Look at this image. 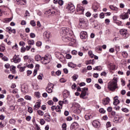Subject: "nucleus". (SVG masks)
Returning <instances> with one entry per match:
<instances>
[{
	"label": "nucleus",
	"instance_id": "nucleus-34",
	"mask_svg": "<svg viewBox=\"0 0 130 130\" xmlns=\"http://www.w3.org/2000/svg\"><path fill=\"white\" fill-rule=\"evenodd\" d=\"M5 49H6V48L5 47V46H0V51L1 52H4V51H5Z\"/></svg>",
	"mask_w": 130,
	"mask_h": 130
},
{
	"label": "nucleus",
	"instance_id": "nucleus-42",
	"mask_svg": "<svg viewBox=\"0 0 130 130\" xmlns=\"http://www.w3.org/2000/svg\"><path fill=\"white\" fill-rule=\"evenodd\" d=\"M10 123H11V124H15L16 121L13 119H11L9 121Z\"/></svg>",
	"mask_w": 130,
	"mask_h": 130
},
{
	"label": "nucleus",
	"instance_id": "nucleus-27",
	"mask_svg": "<svg viewBox=\"0 0 130 130\" xmlns=\"http://www.w3.org/2000/svg\"><path fill=\"white\" fill-rule=\"evenodd\" d=\"M120 119L116 116L114 117V120L113 121H114V122H115L116 123H117L118 122H120Z\"/></svg>",
	"mask_w": 130,
	"mask_h": 130
},
{
	"label": "nucleus",
	"instance_id": "nucleus-4",
	"mask_svg": "<svg viewBox=\"0 0 130 130\" xmlns=\"http://www.w3.org/2000/svg\"><path fill=\"white\" fill-rule=\"evenodd\" d=\"M87 91H88V88L85 87L82 88V91L80 95V98H82V99H86L87 98H85V96L87 95Z\"/></svg>",
	"mask_w": 130,
	"mask_h": 130
},
{
	"label": "nucleus",
	"instance_id": "nucleus-60",
	"mask_svg": "<svg viewBox=\"0 0 130 130\" xmlns=\"http://www.w3.org/2000/svg\"><path fill=\"white\" fill-rule=\"evenodd\" d=\"M48 105H53V101L50 100L48 102Z\"/></svg>",
	"mask_w": 130,
	"mask_h": 130
},
{
	"label": "nucleus",
	"instance_id": "nucleus-56",
	"mask_svg": "<svg viewBox=\"0 0 130 130\" xmlns=\"http://www.w3.org/2000/svg\"><path fill=\"white\" fill-rule=\"evenodd\" d=\"M25 51H26V48L22 47L21 48V52H25Z\"/></svg>",
	"mask_w": 130,
	"mask_h": 130
},
{
	"label": "nucleus",
	"instance_id": "nucleus-21",
	"mask_svg": "<svg viewBox=\"0 0 130 130\" xmlns=\"http://www.w3.org/2000/svg\"><path fill=\"white\" fill-rule=\"evenodd\" d=\"M35 59L36 61H40V60H42V58L40 55H36L35 57Z\"/></svg>",
	"mask_w": 130,
	"mask_h": 130
},
{
	"label": "nucleus",
	"instance_id": "nucleus-58",
	"mask_svg": "<svg viewBox=\"0 0 130 130\" xmlns=\"http://www.w3.org/2000/svg\"><path fill=\"white\" fill-rule=\"evenodd\" d=\"M19 45L20 46H24L25 45V42L23 41H20L19 42Z\"/></svg>",
	"mask_w": 130,
	"mask_h": 130
},
{
	"label": "nucleus",
	"instance_id": "nucleus-16",
	"mask_svg": "<svg viewBox=\"0 0 130 130\" xmlns=\"http://www.w3.org/2000/svg\"><path fill=\"white\" fill-rule=\"evenodd\" d=\"M110 101V99H109V98H107L104 100H103V104L104 105H107V104H108V103H109V102Z\"/></svg>",
	"mask_w": 130,
	"mask_h": 130
},
{
	"label": "nucleus",
	"instance_id": "nucleus-12",
	"mask_svg": "<svg viewBox=\"0 0 130 130\" xmlns=\"http://www.w3.org/2000/svg\"><path fill=\"white\" fill-rule=\"evenodd\" d=\"M43 36L45 39H49L50 37V32L48 30L45 31L43 34Z\"/></svg>",
	"mask_w": 130,
	"mask_h": 130
},
{
	"label": "nucleus",
	"instance_id": "nucleus-40",
	"mask_svg": "<svg viewBox=\"0 0 130 130\" xmlns=\"http://www.w3.org/2000/svg\"><path fill=\"white\" fill-rule=\"evenodd\" d=\"M24 17H30V13H29V11H26Z\"/></svg>",
	"mask_w": 130,
	"mask_h": 130
},
{
	"label": "nucleus",
	"instance_id": "nucleus-24",
	"mask_svg": "<svg viewBox=\"0 0 130 130\" xmlns=\"http://www.w3.org/2000/svg\"><path fill=\"white\" fill-rule=\"evenodd\" d=\"M79 22L80 24H86L87 23V20L84 18H80L79 19Z\"/></svg>",
	"mask_w": 130,
	"mask_h": 130
},
{
	"label": "nucleus",
	"instance_id": "nucleus-55",
	"mask_svg": "<svg viewBox=\"0 0 130 130\" xmlns=\"http://www.w3.org/2000/svg\"><path fill=\"white\" fill-rule=\"evenodd\" d=\"M100 19H104V13H101L100 14Z\"/></svg>",
	"mask_w": 130,
	"mask_h": 130
},
{
	"label": "nucleus",
	"instance_id": "nucleus-25",
	"mask_svg": "<svg viewBox=\"0 0 130 130\" xmlns=\"http://www.w3.org/2000/svg\"><path fill=\"white\" fill-rule=\"evenodd\" d=\"M94 71H98L99 72H101L102 71V67L101 66H96L94 68H93Z\"/></svg>",
	"mask_w": 130,
	"mask_h": 130
},
{
	"label": "nucleus",
	"instance_id": "nucleus-51",
	"mask_svg": "<svg viewBox=\"0 0 130 130\" xmlns=\"http://www.w3.org/2000/svg\"><path fill=\"white\" fill-rule=\"evenodd\" d=\"M28 111L29 113H32L33 112V109L31 107L28 108Z\"/></svg>",
	"mask_w": 130,
	"mask_h": 130
},
{
	"label": "nucleus",
	"instance_id": "nucleus-1",
	"mask_svg": "<svg viewBox=\"0 0 130 130\" xmlns=\"http://www.w3.org/2000/svg\"><path fill=\"white\" fill-rule=\"evenodd\" d=\"M72 30H70V28L68 27H62L61 29L60 35L62 36V40L64 42H72V44H74L76 42V41L71 38L72 36Z\"/></svg>",
	"mask_w": 130,
	"mask_h": 130
},
{
	"label": "nucleus",
	"instance_id": "nucleus-59",
	"mask_svg": "<svg viewBox=\"0 0 130 130\" xmlns=\"http://www.w3.org/2000/svg\"><path fill=\"white\" fill-rule=\"evenodd\" d=\"M111 126V123L110 122H108L106 123V127H110Z\"/></svg>",
	"mask_w": 130,
	"mask_h": 130
},
{
	"label": "nucleus",
	"instance_id": "nucleus-38",
	"mask_svg": "<svg viewBox=\"0 0 130 130\" xmlns=\"http://www.w3.org/2000/svg\"><path fill=\"white\" fill-rule=\"evenodd\" d=\"M29 36L30 38H35V37H36V35H35V34L32 32L30 34Z\"/></svg>",
	"mask_w": 130,
	"mask_h": 130
},
{
	"label": "nucleus",
	"instance_id": "nucleus-31",
	"mask_svg": "<svg viewBox=\"0 0 130 130\" xmlns=\"http://www.w3.org/2000/svg\"><path fill=\"white\" fill-rule=\"evenodd\" d=\"M30 24L31 26H32V27H35V26H36V23L34 20H31L30 21Z\"/></svg>",
	"mask_w": 130,
	"mask_h": 130
},
{
	"label": "nucleus",
	"instance_id": "nucleus-26",
	"mask_svg": "<svg viewBox=\"0 0 130 130\" xmlns=\"http://www.w3.org/2000/svg\"><path fill=\"white\" fill-rule=\"evenodd\" d=\"M68 67H69L70 68H76V64H74V63L72 62H69L68 63Z\"/></svg>",
	"mask_w": 130,
	"mask_h": 130
},
{
	"label": "nucleus",
	"instance_id": "nucleus-15",
	"mask_svg": "<svg viewBox=\"0 0 130 130\" xmlns=\"http://www.w3.org/2000/svg\"><path fill=\"white\" fill-rule=\"evenodd\" d=\"M44 118L45 120H46V121H48V122H49L51 121V119H50V115H49V114L48 113L45 114Z\"/></svg>",
	"mask_w": 130,
	"mask_h": 130
},
{
	"label": "nucleus",
	"instance_id": "nucleus-22",
	"mask_svg": "<svg viewBox=\"0 0 130 130\" xmlns=\"http://www.w3.org/2000/svg\"><path fill=\"white\" fill-rule=\"evenodd\" d=\"M21 91L23 93H27L28 92V88L25 86H22L21 87Z\"/></svg>",
	"mask_w": 130,
	"mask_h": 130
},
{
	"label": "nucleus",
	"instance_id": "nucleus-48",
	"mask_svg": "<svg viewBox=\"0 0 130 130\" xmlns=\"http://www.w3.org/2000/svg\"><path fill=\"white\" fill-rule=\"evenodd\" d=\"M73 116L75 120H79V117L78 116V115H73Z\"/></svg>",
	"mask_w": 130,
	"mask_h": 130
},
{
	"label": "nucleus",
	"instance_id": "nucleus-29",
	"mask_svg": "<svg viewBox=\"0 0 130 130\" xmlns=\"http://www.w3.org/2000/svg\"><path fill=\"white\" fill-rule=\"evenodd\" d=\"M28 45H34L35 42L33 40H29L27 42Z\"/></svg>",
	"mask_w": 130,
	"mask_h": 130
},
{
	"label": "nucleus",
	"instance_id": "nucleus-63",
	"mask_svg": "<svg viewBox=\"0 0 130 130\" xmlns=\"http://www.w3.org/2000/svg\"><path fill=\"white\" fill-rule=\"evenodd\" d=\"M25 68H26L25 67H20L19 70L20 72H24V71H25Z\"/></svg>",
	"mask_w": 130,
	"mask_h": 130
},
{
	"label": "nucleus",
	"instance_id": "nucleus-17",
	"mask_svg": "<svg viewBox=\"0 0 130 130\" xmlns=\"http://www.w3.org/2000/svg\"><path fill=\"white\" fill-rule=\"evenodd\" d=\"M114 101L113 102L114 105H117L119 104V100H118V96H116L114 98Z\"/></svg>",
	"mask_w": 130,
	"mask_h": 130
},
{
	"label": "nucleus",
	"instance_id": "nucleus-11",
	"mask_svg": "<svg viewBox=\"0 0 130 130\" xmlns=\"http://www.w3.org/2000/svg\"><path fill=\"white\" fill-rule=\"evenodd\" d=\"M92 124L93 126H94V127H96L97 128H99L100 127V122H99V121H98V120H94L92 122Z\"/></svg>",
	"mask_w": 130,
	"mask_h": 130
},
{
	"label": "nucleus",
	"instance_id": "nucleus-61",
	"mask_svg": "<svg viewBox=\"0 0 130 130\" xmlns=\"http://www.w3.org/2000/svg\"><path fill=\"white\" fill-rule=\"evenodd\" d=\"M58 4L60 6H62V5H63V1L62 0H59L58 1Z\"/></svg>",
	"mask_w": 130,
	"mask_h": 130
},
{
	"label": "nucleus",
	"instance_id": "nucleus-9",
	"mask_svg": "<svg viewBox=\"0 0 130 130\" xmlns=\"http://www.w3.org/2000/svg\"><path fill=\"white\" fill-rule=\"evenodd\" d=\"M77 11L78 12V13H79V14H84V11H85V10L83 7L81 6L80 5H77Z\"/></svg>",
	"mask_w": 130,
	"mask_h": 130
},
{
	"label": "nucleus",
	"instance_id": "nucleus-20",
	"mask_svg": "<svg viewBox=\"0 0 130 130\" xmlns=\"http://www.w3.org/2000/svg\"><path fill=\"white\" fill-rule=\"evenodd\" d=\"M63 96L64 98H68L70 96V92L68 90H65L63 92Z\"/></svg>",
	"mask_w": 130,
	"mask_h": 130
},
{
	"label": "nucleus",
	"instance_id": "nucleus-18",
	"mask_svg": "<svg viewBox=\"0 0 130 130\" xmlns=\"http://www.w3.org/2000/svg\"><path fill=\"white\" fill-rule=\"evenodd\" d=\"M16 2L17 4H19V5H21V6L23 5H25L26 3H27L26 0H17Z\"/></svg>",
	"mask_w": 130,
	"mask_h": 130
},
{
	"label": "nucleus",
	"instance_id": "nucleus-6",
	"mask_svg": "<svg viewBox=\"0 0 130 130\" xmlns=\"http://www.w3.org/2000/svg\"><path fill=\"white\" fill-rule=\"evenodd\" d=\"M120 35L124 37V38H127L128 36L127 35V30L125 29H121L120 30Z\"/></svg>",
	"mask_w": 130,
	"mask_h": 130
},
{
	"label": "nucleus",
	"instance_id": "nucleus-35",
	"mask_svg": "<svg viewBox=\"0 0 130 130\" xmlns=\"http://www.w3.org/2000/svg\"><path fill=\"white\" fill-rule=\"evenodd\" d=\"M62 129L67 130V123H63L62 124Z\"/></svg>",
	"mask_w": 130,
	"mask_h": 130
},
{
	"label": "nucleus",
	"instance_id": "nucleus-13",
	"mask_svg": "<svg viewBox=\"0 0 130 130\" xmlns=\"http://www.w3.org/2000/svg\"><path fill=\"white\" fill-rule=\"evenodd\" d=\"M87 37H88V35H87V32L81 31L80 32V38L81 39H86Z\"/></svg>",
	"mask_w": 130,
	"mask_h": 130
},
{
	"label": "nucleus",
	"instance_id": "nucleus-53",
	"mask_svg": "<svg viewBox=\"0 0 130 130\" xmlns=\"http://www.w3.org/2000/svg\"><path fill=\"white\" fill-rule=\"evenodd\" d=\"M72 88L73 90H76L77 88V85H76V83H73V84L72 86Z\"/></svg>",
	"mask_w": 130,
	"mask_h": 130
},
{
	"label": "nucleus",
	"instance_id": "nucleus-64",
	"mask_svg": "<svg viewBox=\"0 0 130 130\" xmlns=\"http://www.w3.org/2000/svg\"><path fill=\"white\" fill-rule=\"evenodd\" d=\"M61 72L60 70H58L57 72H56V75L57 76H59V75H61Z\"/></svg>",
	"mask_w": 130,
	"mask_h": 130
},
{
	"label": "nucleus",
	"instance_id": "nucleus-2",
	"mask_svg": "<svg viewBox=\"0 0 130 130\" xmlns=\"http://www.w3.org/2000/svg\"><path fill=\"white\" fill-rule=\"evenodd\" d=\"M108 88L110 91H115L117 89V78L114 77L112 81H110L108 83Z\"/></svg>",
	"mask_w": 130,
	"mask_h": 130
},
{
	"label": "nucleus",
	"instance_id": "nucleus-39",
	"mask_svg": "<svg viewBox=\"0 0 130 130\" xmlns=\"http://www.w3.org/2000/svg\"><path fill=\"white\" fill-rule=\"evenodd\" d=\"M13 19L12 18H6L5 19V21L6 23H9V22H11V21Z\"/></svg>",
	"mask_w": 130,
	"mask_h": 130
},
{
	"label": "nucleus",
	"instance_id": "nucleus-41",
	"mask_svg": "<svg viewBox=\"0 0 130 130\" xmlns=\"http://www.w3.org/2000/svg\"><path fill=\"white\" fill-rule=\"evenodd\" d=\"M78 77H79V76L78 75H74L73 76V81H76V80H77V79H78Z\"/></svg>",
	"mask_w": 130,
	"mask_h": 130
},
{
	"label": "nucleus",
	"instance_id": "nucleus-37",
	"mask_svg": "<svg viewBox=\"0 0 130 130\" xmlns=\"http://www.w3.org/2000/svg\"><path fill=\"white\" fill-rule=\"evenodd\" d=\"M88 55H89V56H90V57H91V58L94 57V54H93V53L92 52V51H88Z\"/></svg>",
	"mask_w": 130,
	"mask_h": 130
},
{
	"label": "nucleus",
	"instance_id": "nucleus-62",
	"mask_svg": "<svg viewBox=\"0 0 130 130\" xmlns=\"http://www.w3.org/2000/svg\"><path fill=\"white\" fill-rule=\"evenodd\" d=\"M25 99H26V100H31V96L29 95H26L25 96Z\"/></svg>",
	"mask_w": 130,
	"mask_h": 130
},
{
	"label": "nucleus",
	"instance_id": "nucleus-52",
	"mask_svg": "<svg viewBox=\"0 0 130 130\" xmlns=\"http://www.w3.org/2000/svg\"><path fill=\"white\" fill-rule=\"evenodd\" d=\"M114 23H115L117 25H118V26H120V25H121V22L118 20L114 22Z\"/></svg>",
	"mask_w": 130,
	"mask_h": 130
},
{
	"label": "nucleus",
	"instance_id": "nucleus-5",
	"mask_svg": "<svg viewBox=\"0 0 130 130\" xmlns=\"http://www.w3.org/2000/svg\"><path fill=\"white\" fill-rule=\"evenodd\" d=\"M41 62H42L43 64H47V63L50 62V58L47 56H45L44 57H42Z\"/></svg>",
	"mask_w": 130,
	"mask_h": 130
},
{
	"label": "nucleus",
	"instance_id": "nucleus-50",
	"mask_svg": "<svg viewBox=\"0 0 130 130\" xmlns=\"http://www.w3.org/2000/svg\"><path fill=\"white\" fill-rule=\"evenodd\" d=\"M60 83H66L67 82V80H66L64 78H61L60 79Z\"/></svg>",
	"mask_w": 130,
	"mask_h": 130
},
{
	"label": "nucleus",
	"instance_id": "nucleus-8",
	"mask_svg": "<svg viewBox=\"0 0 130 130\" xmlns=\"http://www.w3.org/2000/svg\"><path fill=\"white\" fill-rule=\"evenodd\" d=\"M53 85L52 83H49L48 86L46 87V90L48 93H52V89H53Z\"/></svg>",
	"mask_w": 130,
	"mask_h": 130
},
{
	"label": "nucleus",
	"instance_id": "nucleus-47",
	"mask_svg": "<svg viewBox=\"0 0 130 130\" xmlns=\"http://www.w3.org/2000/svg\"><path fill=\"white\" fill-rule=\"evenodd\" d=\"M99 111L100 112V113H105L106 112V111H105V110H104V109H100L99 110Z\"/></svg>",
	"mask_w": 130,
	"mask_h": 130
},
{
	"label": "nucleus",
	"instance_id": "nucleus-54",
	"mask_svg": "<svg viewBox=\"0 0 130 130\" xmlns=\"http://www.w3.org/2000/svg\"><path fill=\"white\" fill-rule=\"evenodd\" d=\"M67 120L68 121H71V120H73V118L71 116H68L67 117Z\"/></svg>",
	"mask_w": 130,
	"mask_h": 130
},
{
	"label": "nucleus",
	"instance_id": "nucleus-45",
	"mask_svg": "<svg viewBox=\"0 0 130 130\" xmlns=\"http://www.w3.org/2000/svg\"><path fill=\"white\" fill-rule=\"evenodd\" d=\"M66 57L67 58V59H71V58H72V55H71L70 54H67Z\"/></svg>",
	"mask_w": 130,
	"mask_h": 130
},
{
	"label": "nucleus",
	"instance_id": "nucleus-3",
	"mask_svg": "<svg viewBox=\"0 0 130 130\" xmlns=\"http://www.w3.org/2000/svg\"><path fill=\"white\" fill-rule=\"evenodd\" d=\"M81 111H82V109H81V107H80V105L78 104H76L74 106V113H76V114H78L79 113H81Z\"/></svg>",
	"mask_w": 130,
	"mask_h": 130
},
{
	"label": "nucleus",
	"instance_id": "nucleus-23",
	"mask_svg": "<svg viewBox=\"0 0 130 130\" xmlns=\"http://www.w3.org/2000/svg\"><path fill=\"white\" fill-rule=\"evenodd\" d=\"M40 104H41L40 102H37L36 103V105L34 107V109H35L36 110L38 109V108H39V107H40Z\"/></svg>",
	"mask_w": 130,
	"mask_h": 130
},
{
	"label": "nucleus",
	"instance_id": "nucleus-43",
	"mask_svg": "<svg viewBox=\"0 0 130 130\" xmlns=\"http://www.w3.org/2000/svg\"><path fill=\"white\" fill-rule=\"evenodd\" d=\"M40 122L42 125H43V124H44V123H45V121L43 119H41L40 120Z\"/></svg>",
	"mask_w": 130,
	"mask_h": 130
},
{
	"label": "nucleus",
	"instance_id": "nucleus-10",
	"mask_svg": "<svg viewBox=\"0 0 130 130\" xmlns=\"http://www.w3.org/2000/svg\"><path fill=\"white\" fill-rule=\"evenodd\" d=\"M78 127H79V124H78V123L77 122L73 123L70 126V128L71 130L78 129Z\"/></svg>",
	"mask_w": 130,
	"mask_h": 130
},
{
	"label": "nucleus",
	"instance_id": "nucleus-14",
	"mask_svg": "<svg viewBox=\"0 0 130 130\" xmlns=\"http://www.w3.org/2000/svg\"><path fill=\"white\" fill-rule=\"evenodd\" d=\"M68 9L69 10V13H73L75 12V6L73 4H70L69 5Z\"/></svg>",
	"mask_w": 130,
	"mask_h": 130
},
{
	"label": "nucleus",
	"instance_id": "nucleus-36",
	"mask_svg": "<svg viewBox=\"0 0 130 130\" xmlns=\"http://www.w3.org/2000/svg\"><path fill=\"white\" fill-rule=\"evenodd\" d=\"M55 110L57 112H60V107L57 106L55 108Z\"/></svg>",
	"mask_w": 130,
	"mask_h": 130
},
{
	"label": "nucleus",
	"instance_id": "nucleus-19",
	"mask_svg": "<svg viewBox=\"0 0 130 130\" xmlns=\"http://www.w3.org/2000/svg\"><path fill=\"white\" fill-rule=\"evenodd\" d=\"M120 18L122 20H125V19H128V15L127 13H125L124 15H120Z\"/></svg>",
	"mask_w": 130,
	"mask_h": 130
},
{
	"label": "nucleus",
	"instance_id": "nucleus-46",
	"mask_svg": "<svg viewBox=\"0 0 130 130\" xmlns=\"http://www.w3.org/2000/svg\"><path fill=\"white\" fill-rule=\"evenodd\" d=\"M41 45H42V43L40 41H38L37 43H36V46H41Z\"/></svg>",
	"mask_w": 130,
	"mask_h": 130
},
{
	"label": "nucleus",
	"instance_id": "nucleus-7",
	"mask_svg": "<svg viewBox=\"0 0 130 130\" xmlns=\"http://www.w3.org/2000/svg\"><path fill=\"white\" fill-rule=\"evenodd\" d=\"M11 61L14 62L15 63H18L21 61V58L19 56V55H15L13 57V58L11 59Z\"/></svg>",
	"mask_w": 130,
	"mask_h": 130
},
{
	"label": "nucleus",
	"instance_id": "nucleus-30",
	"mask_svg": "<svg viewBox=\"0 0 130 130\" xmlns=\"http://www.w3.org/2000/svg\"><path fill=\"white\" fill-rule=\"evenodd\" d=\"M110 9L112 11H118L117 7H115L113 6H110Z\"/></svg>",
	"mask_w": 130,
	"mask_h": 130
},
{
	"label": "nucleus",
	"instance_id": "nucleus-32",
	"mask_svg": "<svg viewBox=\"0 0 130 130\" xmlns=\"http://www.w3.org/2000/svg\"><path fill=\"white\" fill-rule=\"evenodd\" d=\"M122 55L124 57H127V55H128V54H127V53L126 52L123 51L122 52Z\"/></svg>",
	"mask_w": 130,
	"mask_h": 130
},
{
	"label": "nucleus",
	"instance_id": "nucleus-49",
	"mask_svg": "<svg viewBox=\"0 0 130 130\" xmlns=\"http://www.w3.org/2000/svg\"><path fill=\"white\" fill-rule=\"evenodd\" d=\"M78 53V52L76 50H73L72 51V54H73V55H76Z\"/></svg>",
	"mask_w": 130,
	"mask_h": 130
},
{
	"label": "nucleus",
	"instance_id": "nucleus-44",
	"mask_svg": "<svg viewBox=\"0 0 130 130\" xmlns=\"http://www.w3.org/2000/svg\"><path fill=\"white\" fill-rule=\"evenodd\" d=\"M105 23L107 25H109V23H110V20H109V19H105Z\"/></svg>",
	"mask_w": 130,
	"mask_h": 130
},
{
	"label": "nucleus",
	"instance_id": "nucleus-33",
	"mask_svg": "<svg viewBox=\"0 0 130 130\" xmlns=\"http://www.w3.org/2000/svg\"><path fill=\"white\" fill-rule=\"evenodd\" d=\"M115 68H116L115 65L113 64L110 65V69L112 71H113V70H115Z\"/></svg>",
	"mask_w": 130,
	"mask_h": 130
},
{
	"label": "nucleus",
	"instance_id": "nucleus-57",
	"mask_svg": "<svg viewBox=\"0 0 130 130\" xmlns=\"http://www.w3.org/2000/svg\"><path fill=\"white\" fill-rule=\"evenodd\" d=\"M95 88H97V89H98L99 90H100V89H101V86H100V85H99V84H95Z\"/></svg>",
	"mask_w": 130,
	"mask_h": 130
},
{
	"label": "nucleus",
	"instance_id": "nucleus-28",
	"mask_svg": "<svg viewBox=\"0 0 130 130\" xmlns=\"http://www.w3.org/2000/svg\"><path fill=\"white\" fill-rule=\"evenodd\" d=\"M37 113L40 116H43V115H44V112L42 111L41 110H38Z\"/></svg>",
	"mask_w": 130,
	"mask_h": 130
}]
</instances>
